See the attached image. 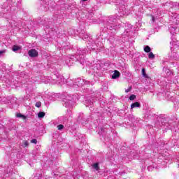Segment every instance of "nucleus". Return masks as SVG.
<instances>
[{"instance_id": "obj_35", "label": "nucleus", "mask_w": 179, "mask_h": 179, "mask_svg": "<svg viewBox=\"0 0 179 179\" xmlns=\"http://www.w3.org/2000/svg\"><path fill=\"white\" fill-rule=\"evenodd\" d=\"M89 38V35H84L83 38Z\"/></svg>"}, {"instance_id": "obj_21", "label": "nucleus", "mask_w": 179, "mask_h": 179, "mask_svg": "<svg viewBox=\"0 0 179 179\" xmlns=\"http://www.w3.org/2000/svg\"><path fill=\"white\" fill-rule=\"evenodd\" d=\"M171 41H171V44H173V43H176L177 41V38H176V35L172 34Z\"/></svg>"}, {"instance_id": "obj_8", "label": "nucleus", "mask_w": 179, "mask_h": 179, "mask_svg": "<svg viewBox=\"0 0 179 179\" xmlns=\"http://www.w3.org/2000/svg\"><path fill=\"white\" fill-rule=\"evenodd\" d=\"M98 134L100 135L101 141H103L104 139L106 140V135H107V131H106V129L101 127Z\"/></svg>"}, {"instance_id": "obj_37", "label": "nucleus", "mask_w": 179, "mask_h": 179, "mask_svg": "<svg viewBox=\"0 0 179 179\" xmlns=\"http://www.w3.org/2000/svg\"><path fill=\"white\" fill-rule=\"evenodd\" d=\"M152 22H155V17H152Z\"/></svg>"}, {"instance_id": "obj_24", "label": "nucleus", "mask_w": 179, "mask_h": 179, "mask_svg": "<svg viewBox=\"0 0 179 179\" xmlns=\"http://www.w3.org/2000/svg\"><path fill=\"white\" fill-rule=\"evenodd\" d=\"M148 58H150V59H153L155 58V55L153 54V52H150L148 55Z\"/></svg>"}, {"instance_id": "obj_29", "label": "nucleus", "mask_w": 179, "mask_h": 179, "mask_svg": "<svg viewBox=\"0 0 179 179\" xmlns=\"http://www.w3.org/2000/svg\"><path fill=\"white\" fill-rule=\"evenodd\" d=\"M63 128H64V124H59V125H57V129L59 131H62Z\"/></svg>"}, {"instance_id": "obj_41", "label": "nucleus", "mask_w": 179, "mask_h": 179, "mask_svg": "<svg viewBox=\"0 0 179 179\" xmlns=\"http://www.w3.org/2000/svg\"><path fill=\"white\" fill-rule=\"evenodd\" d=\"M166 69L164 68V71Z\"/></svg>"}, {"instance_id": "obj_1", "label": "nucleus", "mask_w": 179, "mask_h": 179, "mask_svg": "<svg viewBox=\"0 0 179 179\" xmlns=\"http://www.w3.org/2000/svg\"><path fill=\"white\" fill-rule=\"evenodd\" d=\"M117 17L115 15L102 17L104 26L110 31V33H113V34H115L116 31H118L122 27V24L117 22Z\"/></svg>"}, {"instance_id": "obj_18", "label": "nucleus", "mask_w": 179, "mask_h": 179, "mask_svg": "<svg viewBox=\"0 0 179 179\" xmlns=\"http://www.w3.org/2000/svg\"><path fill=\"white\" fill-rule=\"evenodd\" d=\"M45 116V113L44 112H39L38 113V118H44Z\"/></svg>"}, {"instance_id": "obj_19", "label": "nucleus", "mask_w": 179, "mask_h": 179, "mask_svg": "<svg viewBox=\"0 0 179 179\" xmlns=\"http://www.w3.org/2000/svg\"><path fill=\"white\" fill-rule=\"evenodd\" d=\"M144 51L145 52H150V51H152V49L150 48V47H149V45H147L144 47Z\"/></svg>"}, {"instance_id": "obj_11", "label": "nucleus", "mask_w": 179, "mask_h": 179, "mask_svg": "<svg viewBox=\"0 0 179 179\" xmlns=\"http://www.w3.org/2000/svg\"><path fill=\"white\" fill-rule=\"evenodd\" d=\"M169 30L171 33V34H177V27L173 25V24H171L169 25Z\"/></svg>"}, {"instance_id": "obj_17", "label": "nucleus", "mask_w": 179, "mask_h": 179, "mask_svg": "<svg viewBox=\"0 0 179 179\" xmlns=\"http://www.w3.org/2000/svg\"><path fill=\"white\" fill-rule=\"evenodd\" d=\"M93 169L96 170V171H99L100 170V167L99 166V163H95L92 165Z\"/></svg>"}, {"instance_id": "obj_32", "label": "nucleus", "mask_w": 179, "mask_h": 179, "mask_svg": "<svg viewBox=\"0 0 179 179\" xmlns=\"http://www.w3.org/2000/svg\"><path fill=\"white\" fill-rule=\"evenodd\" d=\"M132 90V87H129V89L125 90V93H129Z\"/></svg>"}, {"instance_id": "obj_12", "label": "nucleus", "mask_w": 179, "mask_h": 179, "mask_svg": "<svg viewBox=\"0 0 179 179\" xmlns=\"http://www.w3.org/2000/svg\"><path fill=\"white\" fill-rule=\"evenodd\" d=\"M87 19L89 20H96V17H94V12L89 11L88 15H87Z\"/></svg>"}, {"instance_id": "obj_25", "label": "nucleus", "mask_w": 179, "mask_h": 179, "mask_svg": "<svg viewBox=\"0 0 179 179\" xmlns=\"http://www.w3.org/2000/svg\"><path fill=\"white\" fill-rule=\"evenodd\" d=\"M173 57L176 60H179V56H178V54L176 53V52H173Z\"/></svg>"}, {"instance_id": "obj_26", "label": "nucleus", "mask_w": 179, "mask_h": 179, "mask_svg": "<svg viewBox=\"0 0 179 179\" xmlns=\"http://www.w3.org/2000/svg\"><path fill=\"white\" fill-rule=\"evenodd\" d=\"M89 103H90V106H93V104H94V103H96V101H94V99H89Z\"/></svg>"}, {"instance_id": "obj_33", "label": "nucleus", "mask_w": 179, "mask_h": 179, "mask_svg": "<svg viewBox=\"0 0 179 179\" xmlns=\"http://www.w3.org/2000/svg\"><path fill=\"white\" fill-rule=\"evenodd\" d=\"M27 146H29V142L24 141V148H26Z\"/></svg>"}, {"instance_id": "obj_6", "label": "nucleus", "mask_w": 179, "mask_h": 179, "mask_svg": "<svg viewBox=\"0 0 179 179\" xmlns=\"http://www.w3.org/2000/svg\"><path fill=\"white\" fill-rule=\"evenodd\" d=\"M131 29H132V25L127 24V29H126L125 31L122 34V37H123V38H127V37H129V34H131Z\"/></svg>"}, {"instance_id": "obj_42", "label": "nucleus", "mask_w": 179, "mask_h": 179, "mask_svg": "<svg viewBox=\"0 0 179 179\" xmlns=\"http://www.w3.org/2000/svg\"><path fill=\"white\" fill-rule=\"evenodd\" d=\"M83 1H87V0H83Z\"/></svg>"}, {"instance_id": "obj_2", "label": "nucleus", "mask_w": 179, "mask_h": 179, "mask_svg": "<svg viewBox=\"0 0 179 179\" xmlns=\"http://www.w3.org/2000/svg\"><path fill=\"white\" fill-rule=\"evenodd\" d=\"M85 54H86L85 50L78 49L75 55H71L66 59V64L68 66H71L73 62H80L81 65H83L86 60L85 59Z\"/></svg>"}, {"instance_id": "obj_16", "label": "nucleus", "mask_w": 179, "mask_h": 179, "mask_svg": "<svg viewBox=\"0 0 179 179\" xmlns=\"http://www.w3.org/2000/svg\"><path fill=\"white\" fill-rule=\"evenodd\" d=\"M42 24L43 26H45L46 29H50V24H51V22H50L48 21H45V22H42Z\"/></svg>"}, {"instance_id": "obj_7", "label": "nucleus", "mask_w": 179, "mask_h": 179, "mask_svg": "<svg viewBox=\"0 0 179 179\" xmlns=\"http://www.w3.org/2000/svg\"><path fill=\"white\" fill-rule=\"evenodd\" d=\"M75 100L73 99V96L72 97H69L68 96L66 99V101L64 103V106L65 107H72V106H73V103H74Z\"/></svg>"}, {"instance_id": "obj_4", "label": "nucleus", "mask_w": 179, "mask_h": 179, "mask_svg": "<svg viewBox=\"0 0 179 179\" xmlns=\"http://www.w3.org/2000/svg\"><path fill=\"white\" fill-rule=\"evenodd\" d=\"M66 84L69 86H78V87H82L83 86H87V85H92V82L82 79V78H78L75 84H70L69 83V80L66 81Z\"/></svg>"}, {"instance_id": "obj_39", "label": "nucleus", "mask_w": 179, "mask_h": 179, "mask_svg": "<svg viewBox=\"0 0 179 179\" xmlns=\"http://www.w3.org/2000/svg\"><path fill=\"white\" fill-rule=\"evenodd\" d=\"M164 62H166L165 61H163V63L164 64Z\"/></svg>"}, {"instance_id": "obj_40", "label": "nucleus", "mask_w": 179, "mask_h": 179, "mask_svg": "<svg viewBox=\"0 0 179 179\" xmlns=\"http://www.w3.org/2000/svg\"><path fill=\"white\" fill-rule=\"evenodd\" d=\"M92 22H96L95 20H92Z\"/></svg>"}, {"instance_id": "obj_22", "label": "nucleus", "mask_w": 179, "mask_h": 179, "mask_svg": "<svg viewBox=\"0 0 179 179\" xmlns=\"http://www.w3.org/2000/svg\"><path fill=\"white\" fill-rule=\"evenodd\" d=\"M19 50H20V47H19L17 45L13 46V51H14V52L19 51Z\"/></svg>"}, {"instance_id": "obj_3", "label": "nucleus", "mask_w": 179, "mask_h": 179, "mask_svg": "<svg viewBox=\"0 0 179 179\" xmlns=\"http://www.w3.org/2000/svg\"><path fill=\"white\" fill-rule=\"evenodd\" d=\"M157 121L155 123V127L162 128V127H169V117L166 115H159L157 117Z\"/></svg>"}, {"instance_id": "obj_38", "label": "nucleus", "mask_w": 179, "mask_h": 179, "mask_svg": "<svg viewBox=\"0 0 179 179\" xmlns=\"http://www.w3.org/2000/svg\"><path fill=\"white\" fill-rule=\"evenodd\" d=\"M148 170L150 171V166L148 167Z\"/></svg>"}, {"instance_id": "obj_36", "label": "nucleus", "mask_w": 179, "mask_h": 179, "mask_svg": "<svg viewBox=\"0 0 179 179\" xmlns=\"http://www.w3.org/2000/svg\"><path fill=\"white\" fill-rule=\"evenodd\" d=\"M166 73H171V72H170V69H166Z\"/></svg>"}, {"instance_id": "obj_27", "label": "nucleus", "mask_w": 179, "mask_h": 179, "mask_svg": "<svg viewBox=\"0 0 179 179\" xmlns=\"http://www.w3.org/2000/svg\"><path fill=\"white\" fill-rule=\"evenodd\" d=\"M104 66H106V68H108V66H110V62H106L103 63ZM106 68H103V69H106Z\"/></svg>"}, {"instance_id": "obj_23", "label": "nucleus", "mask_w": 179, "mask_h": 179, "mask_svg": "<svg viewBox=\"0 0 179 179\" xmlns=\"http://www.w3.org/2000/svg\"><path fill=\"white\" fill-rule=\"evenodd\" d=\"M142 75L144 78H148V74H146V70L145 69H142Z\"/></svg>"}, {"instance_id": "obj_34", "label": "nucleus", "mask_w": 179, "mask_h": 179, "mask_svg": "<svg viewBox=\"0 0 179 179\" xmlns=\"http://www.w3.org/2000/svg\"><path fill=\"white\" fill-rule=\"evenodd\" d=\"M6 50H0V55H2V54H5Z\"/></svg>"}, {"instance_id": "obj_9", "label": "nucleus", "mask_w": 179, "mask_h": 179, "mask_svg": "<svg viewBox=\"0 0 179 179\" xmlns=\"http://www.w3.org/2000/svg\"><path fill=\"white\" fill-rule=\"evenodd\" d=\"M28 55L31 58H36V57H38V52L36 49H31L28 51Z\"/></svg>"}, {"instance_id": "obj_28", "label": "nucleus", "mask_w": 179, "mask_h": 179, "mask_svg": "<svg viewBox=\"0 0 179 179\" xmlns=\"http://www.w3.org/2000/svg\"><path fill=\"white\" fill-rule=\"evenodd\" d=\"M136 99V96L135 94H132L129 96V100H135Z\"/></svg>"}, {"instance_id": "obj_5", "label": "nucleus", "mask_w": 179, "mask_h": 179, "mask_svg": "<svg viewBox=\"0 0 179 179\" xmlns=\"http://www.w3.org/2000/svg\"><path fill=\"white\" fill-rule=\"evenodd\" d=\"M119 17H124V16H128V11L127 10V8H125V5H120L119 7L118 12Z\"/></svg>"}, {"instance_id": "obj_10", "label": "nucleus", "mask_w": 179, "mask_h": 179, "mask_svg": "<svg viewBox=\"0 0 179 179\" xmlns=\"http://www.w3.org/2000/svg\"><path fill=\"white\" fill-rule=\"evenodd\" d=\"M52 78L55 81V83H61V82H62V76L54 75Z\"/></svg>"}, {"instance_id": "obj_20", "label": "nucleus", "mask_w": 179, "mask_h": 179, "mask_svg": "<svg viewBox=\"0 0 179 179\" xmlns=\"http://www.w3.org/2000/svg\"><path fill=\"white\" fill-rule=\"evenodd\" d=\"M61 122H66L68 121V117L66 116H62L60 117Z\"/></svg>"}, {"instance_id": "obj_14", "label": "nucleus", "mask_w": 179, "mask_h": 179, "mask_svg": "<svg viewBox=\"0 0 179 179\" xmlns=\"http://www.w3.org/2000/svg\"><path fill=\"white\" fill-rule=\"evenodd\" d=\"M141 108V103L134 102V103H131V108Z\"/></svg>"}, {"instance_id": "obj_31", "label": "nucleus", "mask_w": 179, "mask_h": 179, "mask_svg": "<svg viewBox=\"0 0 179 179\" xmlns=\"http://www.w3.org/2000/svg\"><path fill=\"white\" fill-rule=\"evenodd\" d=\"M31 143H34L35 145H37V139L31 140Z\"/></svg>"}, {"instance_id": "obj_13", "label": "nucleus", "mask_w": 179, "mask_h": 179, "mask_svg": "<svg viewBox=\"0 0 179 179\" xmlns=\"http://www.w3.org/2000/svg\"><path fill=\"white\" fill-rule=\"evenodd\" d=\"M120 72L115 70L114 73L112 75V79H118V78H120Z\"/></svg>"}, {"instance_id": "obj_15", "label": "nucleus", "mask_w": 179, "mask_h": 179, "mask_svg": "<svg viewBox=\"0 0 179 179\" xmlns=\"http://www.w3.org/2000/svg\"><path fill=\"white\" fill-rule=\"evenodd\" d=\"M17 118H22V120H26L27 117L24 115H22V113H17L16 115Z\"/></svg>"}, {"instance_id": "obj_30", "label": "nucleus", "mask_w": 179, "mask_h": 179, "mask_svg": "<svg viewBox=\"0 0 179 179\" xmlns=\"http://www.w3.org/2000/svg\"><path fill=\"white\" fill-rule=\"evenodd\" d=\"M36 107H37L38 108H40V107H41V102L38 101L35 104Z\"/></svg>"}]
</instances>
